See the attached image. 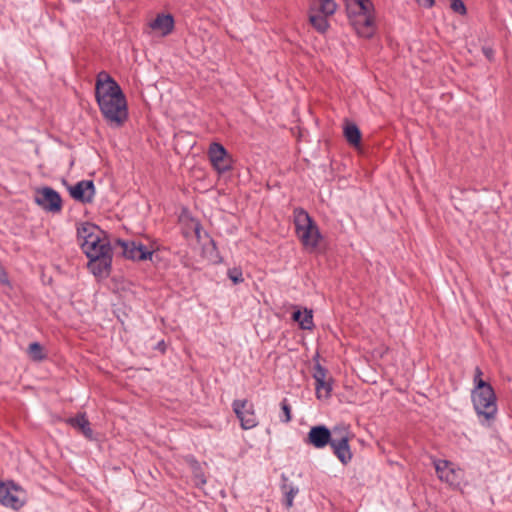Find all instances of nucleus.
<instances>
[{
    "mask_svg": "<svg viewBox=\"0 0 512 512\" xmlns=\"http://www.w3.org/2000/svg\"><path fill=\"white\" fill-rule=\"evenodd\" d=\"M79 244L89 258L88 268L97 277L109 274L112 250L104 232L92 223H82L77 228Z\"/></svg>",
    "mask_w": 512,
    "mask_h": 512,
    "instance_id": "obj_1",
    "label": "nucleus"
},
{
    "mask_svg": "<svg viewBox=\"0 0 512 512\" xmlns=\"http://www.w3.org/2000/svg\"><path fill=\"white\" fill-rule=\"evenodd\" d=\"M95 97L104 119L113 127L122 126L128 118L126 97L118 83L105 71L96 78Z\"/></svg>",
    "mask_w": 512,
    "mask_h": 512,
    "instance_id": "obj_2",
    "label": "nucleus"
},
{
    "mask_svg": "<svg viewBox=\"0 0 512 512\" xmlns=\"http://www.w3.org/2000/svg\"><path fill=\"white\" fill-rule=\"evenodd\" d=\"M349 21L356 33L370 38L375 32L374 6L370 0H346Z\"/></svg>",
    "mask_w": 512,
    "mask_h": 512,
    "instance_id": "obj_3",
    "label": "nucleus"
},
{
    "mask_svg": "<svg viewBox=\"0 0 512 512\" xmlns=\"http://www.w3.org/2000/svg\"><path fill=\"white\" fill-rule=\"evenodd\" d=\"M294 224L296 234L305 249L314 251L321 240V234L316 223L306 211L303 209H295Z\"/></svg>",
    "mask_w": 512,
    "mask_h": 512,
    "instance_id": "obj_4",
    "label": "nucleus"
},
{
    "mask_svg": "<svg viewBox=\"0 0 512 512\" xmlns=\"http://www.w3.org/2000/svg\"><path fill=\"white\" fill-rule=\"evenodd\" d=\"M433 465L438 479L453 488H458L464 482V471L456 464L445 459H434Z\"/></svg>",
    "mask_w": 512,
    "mask_h": 512,
    "instance_id": "obj_5",
    "label": "nucleus"
},
{
    "mask_svg": "<svg viewBox=\"0 0 512 512\" xmlns=\"http://www.w3.org/2000/svg\"><path fill=\"white\" fill-rule=\"evenodd\" d=\"M497 396L493 387L482 380V425L492 426L497 416Z\"/></svg>",
    "mask_w": 512,
    "mask_h": 512,
    "instance_id": "obj_6",
    "label": "nucleus"
},
{
    "mask_svg": "<svg viewBox=\"0 0 512 512\" xmlns=\"http://www.w3.org/2000/svg\"><path fill=\"white\" fill-rule=\"evenodd\" d=\"M208 158L212 167L219 173H225L232 169L233 160L225 147L217 142L210 144Z\"/></svg>",
    "mask_w": 512,
    "mask_h": 512,
    "instance_id": "obj_7",
    "label": "nucleus"
},
{
    "mask_svg": "<svg viewBox=\"0 0 512 512\" xmlns=\"http://www.w3.org/2000/svg\"><path fill=\"white\" fill-rule=\"evenodd\" d=\"M232 408L244 430L252 429L258 425L254 405L248 400H234Z\"/></svg>",
    "mask_w": 512,
    "mask_h": 512,
    "instance_id": "obj_8",
    "label": "nucleus"
},
{
    "mask_svg": "<svg viewBox=\"0 0 512 512\" xmlns=\"http://www.w3.org/2000/svg\"><path fill=\"white\" fill-rule=\"evenodd\" d=\"M26 502L25 492L11 483H0V503L12 509L21 508Z\"/></svg>",
    "mask_w": 512,
    "mask_h": 512,
    "instance_id": "obj_9",
    "label": "nucleus"
},
{
    "mask_svg": "<svg viewBox=\"0 0 512 512\" xmlns=\"http://www.w3.org/2000/svg\"><path fill=\"white\" fill-rule=\"evenodd\" d=\"M333 441L331 447L334 454L342 464H347L352 459V452L349 446V435L346 429L335 428L333 430Z\"/></svg>",
    "mask_w": 512,
    "mask_h": 512,
    "instance_id": "obj_10",
    "label": "nucleus"
},
{
    "mask_svg": "<svg viewBox=\"0 0 512 512\" xmlns=\"http://www.w3.org/2000/svg\"><path fill=\"white\" fill-rule=\"evenodd\" d=\"M123 254L126 258L134 261L152 260L155 248L146 247L136 241H119Z\"/></svg>",
    "mask_w": 512,
    "mask_h": 512,
    "instance_id": "obj_11",
    "label": "nucleus"
},
{
    "mask_svg": "<svg viewBox=\"0 0 512 512\" xmlns=\"http://www.w3.org/2000/svg\"><path fill=\"white\" fill-rule=\"evenodd\" d=\"M313 378L315 380L316 397L319 400H327L332 392V380L327 370L317 364L314 368Z\"/></svg>",
    "mask_w": 512,
    "mask_h": 512,
    "instance_id": "obj_12",
    "label": "nucleus"
},
{
    "mask_svg": "<svg viewBox=\"0 0 512 512\" xmlns=\"http://www.w3.org/2000/svg\"><path fill=\"white\" fill-rule=\"evenodd\" d=\"M35 202L43 209L57 212L61 209L60 195L53 189L45 187L35 193Z\"/></svg>",
    "mask_w": 512,
    "mask_h": 512,
    "instance_id": "obj_13",
    "label": "nucleus"
},
{
    "mask_svg": "<svg viewBox=\"0 0 512 512\" xmlns=\"http://www.w3.org/2000/svg\"><path fill=\"white\" fill-rule=\"evenodd\" d=\"M333 438V433L327 427L319 425L310 429L306 442L317 449H322L328 444L331 445Z\"/></svg>",
    "mask_w": 512,
    "mask_h": 512,
    "instance_id": "obj_14",
    "label": "nucleus"
},
{
    "mask_svg": "<svg viewBox=\"0 0 512 512\" xmlns=\"http://www.w3.org/2000/svg\"><path fill=\"white\" fill-rule=\"evenodd\" d=\"M70 195L77 201H81L83 203L91 202L94 194L95 188L94 184L91 180H83L71 186Z\"/></svg>",
    "mask_w": 512,
    "mask_h": 512,
    "instance_id": "obj_15",
    "label": "nucleus"
},
{
    "mask_svg": "<svg viewBox=\"0 0 512 512\" xmlns=\"http://www.w3.org/2000/svg\"><path fill=\"white\" fill-rule=\"evenodd\" d=\"M150 28L160 36H167L174 28V19L170 14H159L150 23Z\"/></svg>",
    "mask_w": 512,
    "mask_h": 512,
    "instance_id": "obj_16",
    "label": "nucleus"
},
{
    "mask_svg": "<svg viewBox=\"0 0 512 512\" xmlns=\"http://www.w3.org/2000/svg\"><path fill=\"white\" fill-rule=\"evenodd\" d=\"M67 422L74 428L78 429L85 437L92 438L93 432L85 415H78L74 418H70Z\"/></svg>",
    "mask_w": 512,
    "mask_h": 512,
    "instance_id": "obj_17",
    "label": "nucleus"
},
{
    "mask_svg": "<svg viewBox=\"0 0 512 512\" xmlns=\"http://www.w3.org/2000/svg\"><path fill=\"white\" fill-rule=\"evenodd\" d=\"M310 10L331 16L336 11V3L334 0H313Z\"/></svg>",
    "mask_w": 512,
    "mask_h": 512,
    "instance_id": "obj_18",
    "label": "nucleus"
},
{
    "mask_svg": "<svg viewBox=\"0 0 512 512\" xmlns=\"http://www.w3.org/2000/svg\"><path fill=\"white\" fill-rule=\"evenodd\" d=\"M344 136L348 143L358 147L361 142V132L354 123H346L344 126Z\"/></svg>",
    "mask_w": 512,
    "mask_h": 512,
    "instance_id": "obj_19",
    "label": "nucleus"
},
{
    "mask_svg": "<svg viewBox=\"0 0 512 512\" xmlns=\"http://www.w3.org/2000/svg\"><path fill=\"white\" fill-rule=\"evenodd\" d=\"M328 17H329V15H326L324 13H319V12L309 10L310 23L319 32H325L327 30V28L329 26L328 20H327Z\"/></svg>",
    "mask_w": 512,
    "mask_h": 512,
    "instance_id": "obj_20",
    "label": "nucleus"
},
{
    "mask_svg": "<svg viewBox=\"0 0 512 512\" xmlns=\"http://www.w3.org/2000/svg\"><path fill=\"white\" fill-rule=\"evenodd\" d=\"M293 320L298 322L302 329L310 330L313 327V315L311 310L295 311L293 313Z\"/></svg>",
    "mask_w": 512,
    "mask_h": 512,
    "instance_id": "obj_21",
    "label": "nucleus"
},
{
    "mask_svg": "<svg viewBox=\"0 0 512 512\" xmlns=\"http://www.w3.org/2000/svg\"><path fill=\"white\" fill-rule=\"evenodd\" d=\"M27 354L29 358L33 361H42L47 356L44 351V348L38 342H33L29 344L27 348Z\"/></svg>",
    "mask_w": 512,
    "mask_h": 512,
    "instance_id": "obj_22",
    "label": "nucleus"
},
{
    "mask_svg": "<svg viewBox=\"0 0 512 512\" xmlns=\"http://www.w3.org/2000/svg\"><path fill=\"white\" fill-rule=\"evenodd\" d=\"M478 389H480V370L477 368L474 376V390L472 391V401L474 403V407L477 414H480V408L477 404V397L480 395L478 393Z\"/></svg>",
    "mask_w": 512,
    "mask_h": 512,
    "instance_id": "obj_23",
    "label": "nucleus"
},
{
    "mask_svg": "<svg viewBox=\"0 0 512 512\" xmlns=\"http://www.w3.org/2000/svg\"><path fill=\"white\" fill-rule=\"evenodd\" d=\"M482 53L485 58L493 65H498V58L496 50L491 46L482 47Z\"/></svg>",
    "mask_w": 512,
    "mask_h": 512,
    "instance_id": "obj_24",
    "label": "nucleus"
},
{
    "mask_svg": "<svg viewBox=\"0 0 512 512\" xmlns=\"http://www.w3.org/2000/svg\"><path fill=\"white\" fill-rule=\"evenodd\" d=\"M205 256L211 262L218 261V254L213 241H210L208 247L204 250Z\"/></svg>",
    "mask_w": 512,
    "mask_h": 512,
    "instance_id": "obj_25",
    "label": "nucleus"
},
{
    "mask_svg": "<svg viewBox=\"0 0 512 512\" xmlns=\"http://www.w3.org/2000/svg\"><path fill=\"white\" fill-rule=\"evenodd\" d=\"M297 493H298V489H295L293 487H291L289 489V491L286 492L285 500L284 501H285V505H286L287 508L292 507L294 497L296 496Z\"/></svg>",
    "mask_w": 512,
    "mask_h": 512,
    "instance_id": "obj_26",
    "label": "nucleus"
},
{
    "mask_svg": "<svg viewBox=\"0 0 512 512\" xmlns=\"http://www.w3.org/2000/svg\"><path fill=\"white\" fill-rule=\"evenodd\" d=\"M450 1H451L450 7L454 12L459 13V14H465L466 8L461 0H450Z\"/></svg>",
    "mask_w": 512,
    "mask_h": 512,
    "instance_id": "obj_27",
    "label": "nucleus"
},
{
    "mask_svg": "<svg viewBox=\"0 0 512 512\" xmlns=\"http://www.w3.org/2000/svg\"><path fill=\"white\" fill-rule=\"evenodd\" d=\"M228 276L234 284H238L243 281L242 272L237 269L230 270L228 272Z\"/></svg>",
    "mask_w": 512,
    "mask_h": 512,
    "instance_id": "obj_28",
    "label": "nucleus"
},
{
    "mask_svg": "<svg viewBox=\"0 0 512 512\" xmlns=\"http://www.w3.org/2000/svg\"><path fill=\"white\" fill-rule=\"evenodd\" d=\"M281 408H282L283 415H284L283 421L285 423L290 422L291 421V409H290V406L287 403V400H283L282 401Z\"/></svg>",
    "mask_w": 512,
    "mask_h": 512,
    "instance_id": "obj_29",
    "label": "nucleus"
},
{
    "mask_svg": "<svg viewBox=\"0 0 512 512\" xmlns=\"http://www.w3.org/2000/svg\"><path fill=\"white\" fill-rule=\"evenodd\" d=\"M206 483V480L204 479V476L201 473L195 474V484L196 485H203Z\"/></svg>",
    "mask_w": 512,
    "mask_h": 512,
    "instance_id": "obj_30",
    "label": "nucleus"
},
{
    "mask_svg": "<svg viewBox=\"0 0 512 512\" xmlns=\"http://www.w3.org/2000/svg\"><path fill=\"white\" fill-rule=\"evenodd\" d=\"M419 5L430 8L434 5V0H416Z\"/></svg>",
    "mask_w": 512,
    "mask_h": 512,
    "instance_id": "obj_31",
    "label": "nucleus"
}]
</instances>
